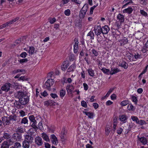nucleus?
Returning <instances> with one entry per match:
<instances>
[{"instance_id": "09e8293b", "label": "nucleus", "mask_w": 148, "mask_h": 148, "mask_svg": "<svg viewBox=\"0 0 148 148\" xmlns=\"http://www.w3.org/2000/svg\"><path fill=\"white\" fill-rule=\"evenodd\" d=\"M14 146L16 148H19L21 147V145L19 143L16 142L14 143Z\"/></svg>"}, {"instance_id": "2f4dec72", "label": "nucleus", "mask_w": 148, "mask_h": 148, "mask_svg": "<svg viewBox=\"0 0 148 148\" xmlns=\"http://www.w3.org/2000/svg\"><path fill=\"white\" fill-rule=\"evenodd\" d=\"M88 9V5L87 4H85L82 8L81 10V11L84 12L86 13Z\"/></svg>"}, {"instance_id": "e2e57ef3", "label": "nucleus", "mask_w": 148, "mask_h": 148, "mask_svg": "<svg viewBox=\"0 0 148 148\" xmlns=\"http://www.w3.org/2000/svg\"><path fill=\"white\" fill-rule=\"evenodd\" d=\"M123 131V129L122 128H120L118 129L117 130V133L119 134H121Z\"/></svg>"}, {"instance_id": "5fc2aeb1", "label": "nucleus", "mask_w": 148, "mask_h": 148, "mask_svg": "<svg viewBox=\"0 0 148 148\" xmlns=\"http://www.w3.org/2000/svg\"><path fill=\"white\" fill-rule=\"evenodd\" d=\"M92 53L95 56H97L98 55V52L95 49H93L92 50Z\"/></svg>"}, {"instance_id": "39448f33", "label": "nucleus", "mask_w": 148, "mask_h": 148, "mask_svg": "<svg viewBox=\"0 0 148 148\" xmlns=\"http://www.w3.org/2000/svg\"><path fill=\"white\" fill-rule=\"evenodd\" d=\"M24 137V140L27 141V142L30 143V144H32L33 142L34 138L31 134H27L25 135Z\"/></svg>"}, {"instance_id": "1a4fd4ad", "label": "nucleus", "mask_w": 148, "mask_h": 148, "mask_svg": "<svg viewBox=\"0 0 148 148\" xmlns=\"http://www.w3.org/2000/svg\"><path fill=\"white\" fill-rule=\"evenodd\" d=\"M102 33L103 34H108L110 30V28L108 25H106L102 28Z\"/></svg>"}, {"instance_id": "052dcab7", "label": "nucleus", "mask_w": 148, "mask_h": 148, "mask_svg": "<svg viewBox=\"0 0 148 148\" xmlns=\"http://www.w3.org/2000/svg\"><path fill=\"white\" fill-rule=\"evenodd\" d=\"M27 54L26 52L22 53L20 55V56L23 58H25L26 57Z\"/></svg>"}, {"instance_id": "de8ad7c7", "label": "nucleus", "mask_w": 148, "mask_h": 148, "mask_svg": "<svg viewBox=\"0 0 148 148\" xmlns=\"http://www.w3.org/2000/svg\"><path fill=\"white\" fill-rule=\"evenodd\" d=\"M101 70L104 73H108L109 72H110V70L109 69H106L105 68H102L101 69Z\"/></svg>"}, {"instance_id": "20e7f679", "label": "nucleus", "mask_w": 148, "mask_h": 148, "mask_svg": "<svg viewBox=\"0 0 148 148\" xmlns=\"http://www.w3.org/2000/svg\"><path fill=\"white\" fill-rule=\"evenodd\" d=\"M2 122L5 126L9 125L10 124H12V122H11L9 117L4 116L2 118Z\"/></svg>"}, {"instance_id": "2eb2a0df", "label": "nucleus", "mask_w": 148, "mask_h": 148, "mask_svg": "<svg viewBox=\"0 0 148 148\" xmlns=\"http://www.w3.org/2000/svg\"><path fill=\"white\" fill-rule=\"evenodd\" d=\"M51 138L52 140L51 141L52 143L56 145V143H58V140L57 137L54 134L51 135Z\"/></svg>"}, {"instance_id": "5701e85b", "label": "nucleus", "mask_w": 148, "mask_h": 148, "mask_svg": "<svg viewBox=\"0 0 148 148\" xmlns=\"http://www.w3.org/2000/svg\"><path fill=\"white\" fill-rule=\"evenodd\" d=\"M41 136L42 137L44 140L48 142L50 140L48 135L44 132L41 134Z\"/></svg>"}, {"instance_id": "cd10ccee", "label": "nucleus", "mask_w": 148, "mask_h": 148, "mask_svg": "<svg viewBox=\"0 0 148 148\" xmlns=\"http://www.w3.org/2000/svg\"><path fill=\"white\" fill-rule=\"evenodd\" d=\"M119 66H121L124 69H127L128 66V64L125 61H123L121 65H119Z\"/></svg>"}, {"instance_id": "c03bdc74", "label": "nucleus", "mask_w": 148, "mask_h": 148, "mask_svg": "<svg viewBox=\"0 0 148 148\" xmlns=\"http://www.w3.org/2000/svg\"><path fill=\"white\" fill-rule=\"evenodd\" d=\"M138 124L142 126L144 124H147V123L144 120H139V122H138Z\"/></svg>"}, {"instance_id": "a18cd8bd", "label": "nucleus", "mask_w": 148, "mask_h": 148, "mask_svg": "<svg viewBox=\"0 0 148 148\" xmlns=\"http://www.w3.org/2000/svg\"><path fill=\"white\" fill-rule=\"evenodd\" d=\"M64 13L66 16H69L71 14V11L69 9H67L64 11Z\"/></svg>"}, {"instance_id": "bb28decb", "label": "nucleus", "mask_w": 148, "mask_h": 148, "mask_svg": "<svg viewBox=\"0 0 148 148\" xmlns=\"http://www.w3.org/2000/svg\"><path fill=\"white\" fill-rule=\"evenodd\" d=\"M9 145L8 143L5 141L2 143L1 148H9Z\"/></svg>"}, {"instance_id": "c9c22d12", "label": "nucleus", "mask_w": 148, "mask_h": 148, "mask_svg": "<svg viewBox=\"0 0 148 148\" xmlns=\"http://www.w3.org/2000/svg\"><path fill=\"white\" fill-rule=\"evenodd\" d=\"M66 94V91L65 90L63 89L60 91V96L61 97H63Z\"/></svg>"}, {"instance_id": "a211bd4d", "label": "nucleus", "mask_w": 148, "mask_h": 148, "mask_svg": "<svg viewBox=\"0 0 148 148\" xmlns=\"http://www.w3.org/2000/svg\"><path fill=\"white\" fill-rule=\"evenodd\" d=\"M120 71L119 69L117 68H112L110 71V73L111 75H112L118 73Z\"/></svg>"}, {"instance_id": "412c9836", "label": "nucleus", "mask_w": 148, "mask_h": 148, "mask_svg": "<svg viewBox=\"0 0 148 148\" xmlns=\"http://www.w3.org/2000/svg\"><path fill=\"white\" fill-rule=\"evenodd\" d=\"M16 133L21 134L23 133L24 132V131L23 129L21 127H18L16 130Z\"/></svg>"}, {"instance_id": "680f3d73", "label": "nucleus", "mask_w": 148, "mask_h": 148, "mask_svg": "<svg viewBox=\"0 0 148 148\" xmlns=\"http://www.w3.org/2000/svg\"><path fill=\"white\" fill-rule=\"evenodd\" d=\"M110 128L109 127H108L106 129L105 131L106 132V134L107 135H108L109 134L110 132Z\"/></svg>"}, {"instance_id": "58836bf2", "label": "nucleus", "mask_w": 148, "mask_h": 148, "mask_svg": "<svg viewBox=\"0 0 148 148\" xmlns=\"http://www.w3.org/2000/svg\"><path fill=\"white\" fill-rule=\"evenodd\" d=\"M78 48V44L75 43L74 45V52L75 53H77Z\"/></svg>"}, {"instance_id": "a19ab883", "label": "nucleus", "mask_w": 148, "mask_h": 148, "mask_svg": "<svg viewBox=\"0 0 148 148\" xmlns=\"http://www.w3.org/2000/svg\"><path fill=\"white\" fill-rule=\"evenodd\" d=\"M35 48L34 47H29V52L31 54H33L34 52Z\"/></svg>"}, {"instance_id": "603ef678", "label": "nucleus", "mask_w": 148, "mask_h": 148, "mask_svg": "<svg viewBox=\"0 0 148 148\" xmlns=\"http://www.w3.org/2000/svg\"><path fill=\"white\" fill-rule=\"evenodd\" d=\"M49 22L51 24L53 23L56 21V19L55 18H49Z\"/></svg>"}, {"instance_id": "9b49d317", "label": "nucleus", "mask_w": 148, "mask_h": 148, "mask_svg": "<svg viewBox=\"0 0 148 148\" xmlns=\"http://www.w3.org/2000/svg\"><path fill=\"white\" fill-rule=\"evenodd\" d=\"M66 133V131H65V128H63L60 135V137L62 141H64L65 140V136Z\"/></svg>"}, {"instance_id": "3c124183", "label": "nucleus", "mask_w": 148, "mask_h": 148, "mask_svg": "<svg viewBox=\"0 0 148 148\" xmlns=\"http://www.w3.org/2000/svg\"><path fill=\"white\" fill-rule=\"evenodd\" d=\"M81 104L82 106L85 108H86L87 107V105L86 102L84 101H81Z\"/></svg>"}, {"instance_id": "bf43d9fd", "label": "nucleus", "mask_w": 148, "mask_h": 148, "mask_svg": "<svg viewBox=\"0 0 148 148\" xmlns=\"http://www.w3.org/2000/svg\"><path fill=\"white\" fill-rule=\"evenodd\" d=\"M38 129H40L41 130L43 128V126L42 123L40 122L38 124Z\"/></svg>"}, {"instance_id": "864d4df0", "label": "nucleus", "mask_w": 148, "mask_h": 148, "mask_svg": "<svg viewBox=\"0 0 148 148\" xmlns=\"http://www.w3.org/2000/svg\"><path fill=\"white\" fill-rule=\"evenodd\" d=\"M114 88H111L108 91V92L106 95V96L107 97H108L110 93L113 91V90H114Z\"/></svg>"}, {"instance_id": "13d9d810", "label": "nucleus", "mask_w": 148, "mask_h": 148, "mask_svg": "<svg viewBox=\"0 0 148 148\" xmlns=\"http://www.w3.org/2000/svg\"><path fill=\"white\" fill-rule=\"evenodd\" d=\"M12 86L14 88H15L16 89L19 88V86L18 85L17 83H14L13 84H12Z\"/></svg>"}, {"instance_id": "f03ea898", "label": "nucleus", "mask_w": 148, "mask_h": 148, "mask_svg": "<svg viewBox=\"0 0 148 148\" xmlns=\"http://www.w3.org/2000/svg\"><path fill=\"white\" fill-rule=\"evenodd\" d=\"M54 80L53 79H49L45 82V87L47 89L50 90L51 87L54 84Z\"/></svg>"}, {"instance_id": "a878e982", "label": "nucleus", "mask_w": 148, "mask_h": 148, "mask_svg": "<svg viewBox=\"0 0 148 148\" xmlns=\"http://www.w3.org/2000/svg\"><path fill=\"white\" fill-rule=\"evenodd\" d=\"M126 57L127 59H129L130 61L133 60V55L130 53H127Z\"/></svg>"}, {"instance_id": "7c9ffc66", "label": "nucleus", "mask_w": 148, "mask_h": 148, "mask_svg": "<svg viewBox=\"0 0 148 148\" xmlns=\"http://www.w3.org/2000/svg\"><path fill=\"white\" fill-rule=\"evenodd\" d=\"M11 136L10 134L6 132H4L3 134V137L5 139H8L10 138Z\"/></svg>"}, {"instance_id": "6ab92c4d", "label": "nucleus", "mask_w": 148, "mask_h": 148, "mask_svg": "<svg viewBox=\"0 0 148 148\" xmlns=\"http://www.w3.org/2000/svg\"><path fill=\"white\" fill-rule=\"evenodd\" d=\"M30 143L25 140L23 142L22 147L23 148H29Z\"/></svg>"}, {"instance_id": "69168bd1", "label": "nucleus", "mask_w": 148, "mask_h": 148, "mask_svg": "<svg viewBox=\"0 0 148 148\" xmlns=\"http://www.w3.org/2000/svg\"><path fill=\"white\" fill-rule=\"evenodd\" d=\"M148 48H147L146 47V46H144L142 50V51L143 52V53H145L147 51H148V50L147 49H148Z\"/></svg>"}, {"instance_id": "6e6552de", "label": "nucleus", "mask_w": 148, "mask_h": 148, "mask_svg": "<svg viewBox=\"0 0 148 148\" xmlns=\"http://www.w3.org/2000/svg\"><path fill=\"white\" fill-rule=\"evenodd\" d=\"M12 137L17 141H20L21 139L22 134L18 133H15L13 134Z\"/></svg>"}, {"instance_id": "338daca9", "label": "nucleus", "mask_w": 148, "mask_h": 148, "mask_svg": "<svg viewBox=\"0 0 148 148\" xmlns=\"http://www.w3.org/2000/svg\"><path fill=\"white\" fill-rule=\"evenodd\" d=\"M21 42V39L20 38L19 39L16 40L15 43V44L17 45L20 44Z\"/></svg>"}, {"instance_id": "49530a36", "label": "nucleus", "mask_w": 148, "mask_h": 148, "mask_svg": "<svg viewBox=\"0 0 148 148\" xmlns=\"http://www.w3.org/2000/svg\"><path fill=\"white\" fill-rule=\"evenodd\" d=\"M29 119L30 121L32 122L35 121L36 122V121L35 119V117L33 115H30L29 117Z\"/></svg>"}, {"instance_id": "b1692460", "label": "nucleus", "mask_w": 148, "mask_h": 148, "mask_svg": "<svg viewBox=\"0 0 148 148\" xmlns=\"http://www.w3.org/2000/svg\"><path fill=\"white\" fill-rule=\"evenodd\" d=\"M75 25L76 27L81 28L82 27V21L80 20H77L75 23Z\"/></svg>"}, {"instance_id": "423d86ee", "label": "nucleus", "mask_w": 148, "mask_h": 148, "mask_svg": "<svg viewBox=\"0 0 148 148\" xmlns=\"http://www.w3.org/2000/svg\"><path fill=\"white\" fill-rule=\"evenodd\" d=\"M34 140L35 144L38 146H42L43 144V140L41 138L40 136H36Z\"/></svg>"}, {"instance_id": "c756f323", "label": "nucleus", "mask_w": 148, "mask_h": 148, "mask_svg": "<svg viewBox=\"0 0 148 148\" xmlns=\"http://www.w3.org/2000/svg\"><path fill=\"white\" fill-rule=\"evenodd\" d=\"M86 14V12H84L81 11V10L79 12V16L80 19H83L84 18Z\"/></svg>"}, {"instance_id": "79ce46f5", "label": "nucleus", "mask_w": 148, "mask_h": 148, "mask_svg": "<svg viewBox=\"0 0 148 148\" xmlns=\"http://www.w3.org/2000/svg\"><path fill=\"white\" fill-rule=\"evenodd\" d=\"M94 35L93 32L91 31L89 32L87 35L88 36H90V38L91 39H94Z\"/></svg>"}, {"instance_id": "f8f14e48", "label": "nucleus", "mask_w": 148, "mask_h": 148, "mask_svg": "<svg viewBox=\"0 0 148 148\" xmlns=\"http://www.w3.org/2000/svg\"><path fill=\"white\" fill-rule=\"evenodd\" d=\"M9 117L10 119L11 122H12V123H14V122H12L13 121H14V123H15V122H16V121H18L17 116L15 114L13 115H11L9 116Z\"/></svg>"}, {"instance_id": "f704fd0d", "label": "nucleus", "mask_w": 148, "mask_h": 148, "mask_svg": "<svg viewBox=\"0 0 148 148\" xmlns=\"http://www.w3.org/2000/svg\"><path fill=\"white\" fill-rule=\"evenodd\" d=\"M127 108L128 110H130L134 111L135 109L134 106L131 103L129 104L128 105Z\"/></svg>"}, {"instance_id": "6e6d98bb", "label": "nucleus", "mask_w": 148, "mask_h": 148, "mask_svg": "<svg viewBox=\"0 0 148 148\" xmlns=\"http://www.w3.org/2000/svg\"><path fill=\"white\" fill-rule=\"evenodd\" d=\"M28 61V60L27 58L23 59H21L19 62L21 64H23L24 62H25Z\"/></svg>"}, {"instance_id": "0eeeda50", "label": "nucleus", "mask_w": 148, "mask_h": 148, "mask_svg": "<svg viewBox=\"0 0 148 148\" xmlns=\"http://www.w3.org/2000/svg\"><path fill=\"white\" fill-rule=\"evenodd\" d=\"M94 31L95 34L97 35H100L102 33V30L100 26H97L94 27Z\"/></svg>"}, {"instance_id": "393cba45", "label": "nucleus", "mask_w": 148, "mask_h": 148, "mask_svg": "<svg viewBox=\"0 0 148 148\" xmlns=\"http://www.w3.org/2000/svg\"><path fill=\"white\" fill-rule=\"evenodd\" d=\"M128 40L127 38L126 37H124L121 41V45H123L128 42Z\"/></svg>"}, {"instance_id": "aec40b11", "label": "nucleus", "mask_w": 148, "mask_h": 148, "mask_svg": "<svg viewBox=\"0 0 148 148\" xmlns=\"http://www.w3.org/2000/svg\"><path fill=\"white\" fill-rule=\"evenodd\" d=\"M138 138L140 140V141L144 145L146 144L147 143V140L144 137L141 138H139L138 136Z\"/></svg>"}, {"instance_id": "4be33fe9", "label": "nucleus", "mask_w": 148, "mask_h": 148, "mask_svg": "<svg viewBox=\"0 0 148 148\" xmlns=\"http://www.w3.org/2000/svg\"><path fill=\"white\" fill-rule=\"evenodd\" d=\"M133 11L132 8L131 7H129L123 10V13H127L128 14H130Z\"/></svg>"}, {"instance_id": "f257e3e1", "label": "nucleus", "mask_w": 148, "mask_h": 148, "mask_svg": "<svg viewBox=\"0 0 148 148\" xmlns=\"http://www.w3.org/2000/svg\"><path fill=\"white\" fill-rule=\"evenodd\" d=\"M17 97L19 99V101L15 100L14 103L15 107L18 109L22 108L27 103L29 100L28 97L22 91L20 90L17 92Z\"/></svg>"}, {"instance_id": "e433bc0d", "label": "nucleus", "mask_w": 148, "mask_h": 148, "mask_svg": "<svg viewBox=\"0 0 148 148\" xmlns=\"http://www.w3.org/2000/svg\"><path fill=\"white\" fill-rule=\"evenodd\" d=\"M129 101L128 100H125L122 101L121 103V105L122 106H125L128 104Z\"/></svg>"}, {"instance_id": "dca6fc26", "label": "nucleus", "mask_w": 148, "mask_h": 148, "mask_svg": "<svg viewBox=\"0 0 148 148\" xmlns=\"http://www.w3.org/2000/svg\"><path fill=\"white\" fill-rule=\"evenodd\" d=\"M66 89L68 93H71L74 88L72 85H67L66 86Z\"/></svg>"}, {"instance_id": "c85d7f7f", "label": "nucleus", "mask_w": 148, "mask_h": 148, "mask_svg": "<svg viewBox=\"0 0 148 148\" xmlns=\"http://www.w3.org/2000/svg\"><path fill=\"white\" fill-rule=\"evenodd\" d=\"M88 73L89 75L91 77H94V71L91 69H88Z\"/></svg>"}, {"instance_id": "37998d69", "label": "nucleus", "mask_w": 148, "mask_h": 148, "mask_svg": "<svg viewBox=\"0 0 148 148\" xmlns=\"http://www.w3.org/2000/svg\"><path fill=\"white\" fill-rule=\"evenodd\" d=\"M132 101L134 102L135 104H137L138 100L136 97L134 96H132Z\"/></svg>"}, {"instance_id": "ddd939ff", "label": "nucleus", "mask_w": 148, "mask_h": 148, "mask_svg": "<svg viewBox=\"0 0 148 148\" xmlns=\"http://www.w3.org/2000/svg\"><path fill=\"white\" fill-rule=\"evenodd\" d=\"M128 117L125 115H121L119 116V119L123 123H125Z\"/></svg>"}, {"instance_id": "473e14b6", "label": "nucleus", "mask_w": 148, "mask_h": 148, "mask_svg": "<svg viewBox=\"0 0 148 148\" xmlns=\"http://www.w3.org/2000/svg\"><path fill=\"white\" fill-rule=\"evenodd\" d=\"M85 114L90 119L92 118L93 116V114L90 112H85Z\"/></svg>"}, {"instance_id": "4468645a", "label": "nucleus", "mask_w": 148, "mask_h": 148, "mask_svg": "<svg viewBox=\"0 0 148 148\" xmlns=\"http://www.w3.org/2000/svg\"><path fill=\"white\" fill-rule=\"evenodd\" d=\"M75 68V63H74L70 66L68 68L67 71V72H73Z\"/></svg>"}, {"instance_id": "8fccbe9b", "label": "nucleus", "mask_w": 148, "mask_h": 148, "mask_svg": "<svg viewBox=\"0 0 148 148\" xmlns=\"http://www.w3.org/2000/svg\"><path fill=\"white\" fill-rule=\"evenodd\" d=\"M27 122L28 120L26 117H24L23 118L21 121V123H24V124H25L26 123H27Z\"/></svg>"}, {"instance_id": "4d7b16f0", "label": "nucleus", "mask_w": 148, "mask_h": 148, "mask_svg": "<svg viewBox=\"0 0 148 148\" xmlns=\"http://www.w3.org/2000/svg\"><path fill=\"white\" fill-rule=\"evenodd\" d=\"M140 12L142 14L145 16H147V13L143 10H141Z\"/></svg>"}, {"instance_id": "7ed1b4c3", "label": "nucleus", "mask_w": 148, "mask_h": 148, "mask_svg": "<svg viewBox=\"0 0 148 148\" xmlns=\"http://www.w3.org/2000/svg\"><path fill=\"white\" fill-rule=\"evenodd\" d=\"M12 84L8 82L5 83L1 87V89L2 90L6 92H8L9 91L10 88H12Z\"/></svg>"}, {"instance_id": "774afa93", "label": "nucleus", "mask_w": 148, "mask_h": 148, "mask_svg": "<svg viewBox=\"0 0 148 148\" xmlns=\"http://www.w3.org/2000/svg\"><path fill=\"white\" fill-rule=\"evenodd\" d=\"M51 96L53 99H55L56 98H57L58 97V95L56 94L51 93L50 94Z\"/></svg>"}, {"instance_id": "ea45409f", "label": "nucleus", "mask_w": 148, "mask_h": 148, "mask_svg": "<svg viewBox=\"0 0 148 148\" xmlns=\"http://www.w3.org/2000/svg\"><path fill=\"white\" fill-rule=\"evenodd\" d=\"M131 119L133 121H135L136 123H138L139 122V119L138 117L134 116H132L131 117Z\"/></svg>"}, {"instance_id": "9d476101", "label": "nucleus", "mask_w": 148, "mask_h": 148, "mask_svg": "<svg viewBox=\"0 0 148 148\" xmlns=\"http://www.w3.org/2000/svg\"><path fill=\"white\" fill-rule=\"evenodd\" d=\"M69 65V62L68 61H66L64 62L61 66L62 70L63 71H65L67 69Z\"/></svg>"}, {"instance_id": "72a5a7b5", "label": "nucleus", "mask_w": 148, "mask_h": 148, "mask_svg": "<svg viewBox=\"0 0 148 148\" xmlns=\"http://www.w3.org/2000/svg\"><path fill=\"white\" fill-rule=\"evenodd\" d=\"M32 123L31 125L32 127L35 129V131H36L38 129V127L36 125V122H35V121H34Z\"/></svg>"}, {"instance_id": "f3484780", "label": "nucleus", "mask_w": 148, "mask_h": 148, "mask_svg": "<svg viewBox=\"0 0 148 148\" xmlns=\"http://www.w3.org/2000/svg\"><path fill=\"white\" fill-rule=\"evenodd\" d=\"M124 16L122 14H119L118 15L117 18L119 20L120 23H123L124 21Z\"/></svg>"}, {"instance_id": "4c0bfd02", "label": "nucleus", "mask_w": 148, "mask_h": 148, "mask_svg": "<svg viewBox=\"0 0 148 148\" xmlns=\"http://www.w3.org/2000/svg\"><path fill=\"white\" fill-rule=\"evenodd\" d=\"M134 57L136 59H140L142 58L141 53H135Z\"/></svg>"}, {"instance_id": "0e129e2a", "label": "nucleus", "mask_w": 148, "mask_h": 148, "mask_svg": "<svg viewBox=\"0 0 148 148\" xmlns=\"http://www.w3.org/2000/svg\"><path fill=\"white\" fill-rule=\"evenodd\" d=\"M83 86H84V89L85 90H87L88 89V85H87V84L86 83H84L83 84Z\"/></svg>"}]
</instances>
